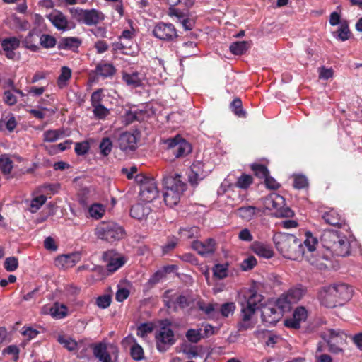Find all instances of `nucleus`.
<instances>
[{
    "label": "nucleus",
    "mask_w": 362,
    "mask_h": 362,
    "mask_svg": "<svg viewBox=\"0 0 362 362\" xmlns=\"http://www.w3.org/2000/svg\"><path fill=\"white\" fill-rule=\"evenodd\" d=\"M20 40L16 37L5 38L1 42L4 50H15L20 47Z\"/></svg>",
    "instance_id": "41"
},
{
    "label": "nucleus",
    "mask_w": 362,
    "mask_h": 362,
    "mask_svg": "<svg viewBox=\"0 0 362 362\" xmlns=\"http://www.w3.org/2000/svg\"><path fill=\"white\" fill-rule=\"evenodd\" d=\"M201 334V329H189L186 332L185 337L189 342L197 344L202 339Z\"/></svg>",
    "instance_id": "54"
},
{
    "label": "nucleus",
    "mask_w": 362,
    "mask_h": 362,
    "mask_svg": "<svg viewBox=\"0 0 362 362\" xmlns=\"http://www.w3.org/2000/svg\"><path fill=\"white\" fill-rule=\"evenodd\" d=\"M204 164L200 161H196L191 165V172L189 175V182L193 186L198 185L199 181L202 180L206 176L204 170Z\"/></svg>",
    "instance_id": "21"
},
{
    "label": "nucleus",
    "mask_w": 362,
    "mask_h": 362,
    "mask_svg": "<svg viewBox=\"0 0 362 362\" xmlns=\"http://www.w3.org/2000/svg\"><path fill=\"white\" fill-rule=\"evenodd\" d=\"M94 117L98 119H105L110 113V110L103 105L93 107Z\"/></svg>",
    "instance_id": "50"
},
{
    "label": "nucleus",
    "mask_w": 362,
    "mask_h": 362,
    "mask_svg": "<svg viewBox=\"0 0 362 362\" xmlns=\"http://www.w3.org/2000/svg\"><path fill=\"white\" fill-rule=\"evenodd\" d=\"M262 204L267 210H279L285 204V199L276 192H272L262 199Z\"/></svg>",
    "instance_id": "17"
},
{
    "label": "nucleus",
    "mask_w": 362,
    "mask_h": 362,
    "mask_svg": "<svg viewBox=\"0 0 362 362\" xmlns=\"http://www.w3.org/2000/svg\"><path fill=\"white\" fill-rule=\"evenodd\" d=\"M98 237L109 243L122 238L124 230L122 226L114 222L102 223L96 228Z\"/></svg>",
    "instance_id": "6"
},
{
    "label": "nucleus",
    "mask_w": 362,
    "mask_h": 362,
    "mask_svg": "<svg viewBox=\"0 0 362 362\" xmlns=\"http://www.w3.org/2000/svg\"><path fill=\"white\" fill-rule=\"evenodd\" d=\"M50 312L54 318L62 319L67 315V308L64 304L55 303L51 308Z\"/></svg>",
    "instance_id": "42"
},
{
    "label": "nucleus",
    "mask_w": 362,
    "mask_h": 362,
    "mask_svg": "<svg viewBox=\"0 0 362 362\" xmlns=\"http://www.w3.org/2000/svg\"><path fill=\"white\" fill-rule=\"evenodd\" d=\"M100 153L104 156H108L112 148V142L109 137H104L102 139L99 146Z\"/></svg>",
    "instance_id": "51"
},
{
    "label": "nucleus",
    "mask_w": 362,
    "mask_h": 362,
    "mask_svg": "<svg viewBox=\"0 0 362 362\" xmlns=\"http://www.w3.org/2000/svg\"><path fill=\"white\" fill-rule=\"evenodd\" d=\"M230 109L238 117H246L247 113L243 108V103L240 98H235L230 104Z\"/></svg>",
    "instance_id": "37"
},
{
    "label": "nucleus",
    "mask_w": 362,
    "mask_h": 362,
    "mask_svg": "<svg viewBox=\"0 0 362 362\" xmlns=\"http://www.w3.org/2000/svg\"><path fill=\"white\" fill-rule=\"evenodd\" d=\"M178 243V239L175 237L168 238L167 243L162 247V252L163 255L168 254L175 248Z\"/></svg>",
    "instance_id": "59"
},
{
    "label": "nucleus",
    "mask_w": 362,
    "mask_h": 362,
    "mask_svg": "<svg viewBox=\"0 0 362 362\" xmlns=\"http://www.w3.org/2000/svg\"><path fill=\"white\" fill-rule=\"evenodd\" d=\"M182 194V193L177 191L165 189V192H163V199L166 205L170 207H173L179 203Z\"/></svg>",
    "instance_id": "29"
},
{
    "label": "nucleus",
    "mask_w": 362,
    "mask_h": 362,
    "mask_svg": "<svg viewBox=\"0 0 362 362\" xmlns=\"http://www.w3.org/2000/svg\"><path fill=\"white\" fill-rule=\"evenodd\" d=\"M251 47V42L248 41H238L230 44L229 49L235 55L245 54Z\"/></svg>",
    "instance_id": "31"
},
{
    "label": "nucleus",
    "mask_w": 362,
    "mask_h": 362,
    "mask_svg": "<svg viewBox=\"0 0 362 362\" xmlns=\"http://www.w3.org/2000/svg\"><path fill=\"white\" fill-rule=\"evenodd\" d=\"M116 68L112 63L105 61L100 62L95 69V73L97 76L102 78H112L116 74Z\"/></svg>",
    "instance_id": "25"
},
{
    "label": "nucleus",
    "mask_w": 362,
    "mask_h": 362,
    "mask_svg": "<svg viewBox=\"0 0 362 362\" xmlns=\"http://www.w3.org/2000/svg\"><path fill=\"white\" fill-rule=\"evenodd\" d=\"M260 210L253 206H241L237 209V214L244 220L250 221Z\"/></svg>",
    "instance_id": "33"
},
{
    "label": "nucleus",
    "mask_w": 362,
    "mask_h": 362,
    "mask_svg": "<svg viewBox=\"0 0 362 362\" xmlns=\"http://www.w3.org/2000/svg\"><path fill=\"white\" fill-rule=\"evenodd\" d=\"M293 187L298 189H304L308 187V182L305 176L299 175L294 177Z\"/></svg>",
    "instance_id": "62"
},
{
    "label": "nucleus",
    "mask_w": 362,
    "mask_h": 362,
    "mask_svg": "<svg viewBox=\"0 0 362 362\" xmlns=\"http://www.w3.org/2000/svg\"><path fill=\"white\" fill-rule=\"evenodd\" d=\"M105 213L104 207L100 204H93L88 209V214L90 217L99 219L103 217Z\"/></svg>",
    "instance_id": "46"
},
{
    "label": "nucleus",
    "mask_w": 362,
    "mask_h": 362,
    "mask_svg": "<svg viewBox=\"0 0 362 362\" xmlns=\"http://www.w3.org/2000/svg\"><path fill=\"white\" fill-rule=\"evenodd\" d=\"M0 125L5 126L6 129L12 132L17 126V122L15 117L12 114L4 116L0 120Z\"/></svg>",
    "instance_id": "43"
},
{
    "label": "nucleus",
    "mask_w": 362,
    "mask_h": 362,
    "mask_svg": "<svg viewBox=\"0 0 362 362\" xmlns=\"http://www.w3.org/2000/svg\"><path fill=\"white\" fill-rule=\"evenodd\" d=\"M251 250L260 257L270 259L274 256L273 250L269 245L258 241L252 244Z\"/></svg>",
    "instance_id": "28"
},
{
    "label": "nucleus",
    "mask_w": 362,
    "mask_h": 362,
    "mask_svg": "<svg viewBox=\"0 0 362 362\" xmlns=\"http://www.w3.org/2000/svg\"><path fill=\"white\" fill-rule=\"evenodd\" d=\"M164 189H169L184 193L187 189V184L182 176L177 173L166 175L163 178Z\"/></svg>",
    "instance_id": "11"
},
{
    "label": "nucleus",
    "mask_w": 362,
    "mask_h": 362,
    "mask_svg": "<svg viewBox=\"0 0 362 362\" xmlns=\"http://www.w3.org/2000/svg\"><path fill=\"white\" fill-rule=\"evenodd\" d=\"M183 353L187 356V358L192 359L199 356L197 346L187 345L182 349Z\"/></svg>",
    "instance_id": "64"
},
{
    "label": "nucleus",
    "mask_w": 362,
    "mask_h": 362,
    "mask_svg": "<svg viewBox=\"0 0 362 362\" xmlns=\"http://www.w3.org/2000/svg\"><path fill=\"white\" fill-rule=\"evenodd\" d=\"M322 218L327 224L332 226L341 228L345 225V219L341 214L334 209H329L323 212Z\"/></svg>",
    "instance_id": "19"
},
{
    "label": "nucleus",
    "mask_w": 362,
    "mask_h": 362,
    "mask_svg": "<svg viewBox=\"0 0 362 362\" xmlns=\"http://www.w3.org/2000/svg\"><path fill=\"white\" fill-rule=\"evenodd\" d=\"M13 163L6 154L0 155V169L4 175H9L13 169Z\"/></svg>",
    "instance_id": "40"
},
{
    "label": "nucleus",
    "mask_w": 362,
    "mask_h": 362,
    "mask_svg": "<svg viewBox=\"0 0 362 362\" xmlns=\"http://www.w3.org/2000/svg\"><path fill=\"white\" fill-rule=\"evenodd\" d=\"M135 181L140 186L139 195L143 201L151 202L158 197L159 192L153 178L139 174L136 175Z\"/></svg>",
    "instance_id": "5"
},
{
    "label": "nucleus",
    "mask_w": 362,
    "mask_h": 362,
    "mask_svg": "<svg viewBox=\"0 0 362 362\" xmlns=\"http://www.w3.org/2000/svg\"><path fill=\"white\" fill-rule=\"evenodd\" d=\"M153 326L151 323H141L137 327L136 334L140 337H145L148 334L152 332Z\"/></svg>",
    "instance_id": "55"
},
{
    "label": "nucleus",
    "mask_w": 362,
    "mask_h": 362,
    "mask_svg": "<svg viewBox=\"0 0 362 362\" xmlns=\"http://www.w3.org/2000/svg\"><path fill=\"white\" fill-rule=\"evenodd\" d=\"M257 264L256 258L254 256H250L242 262L240 266L243 271H249L253 269Z\"/></svg>",
    "instance_id": "63"
},
{
    "label": "nucleus",
    "mask_w": 362,
    "mask_h": 362,
    "mask_svg": "<svg viewBox=\"0 0 362 362\" xmlns=\"http://www.w3.org/2000/svg\"><path fill=\"white\" fill-rule=\"evenodd\" d=\"M47 18L57 30L64 31L69 29L67 18L60 11L54 10Z\"/></svg>",
    "instance_id": "22"
},
{
    "label": "nucleus",
    "mask_w": 362,
    "mask_h": 362,
    "mask_svg": "<svg viewBox=\"0 0 362 362\" xmlns=\"http://www.w3.org/2000/svg\"><path fill=\"white\" fill-rule=\"evenodd\" d=\"M308 317V311L305 307H297L293 313V316L287 318L284 321V325L286 327L298 329L300 327V322L306 320Z\"/></svg>",
    "instance_id": "12"
},
{
    "label": "nucleus",
    "mask_w": 362,
    "mask_h": 362,
    "mask_svg": "<svg viewBox=\"0 0 362 362\" xmlns=\"http://www.w3.org/2000/svg\"><path fill=\"white\" fill-rule=\"evenodd\" d=\"M4 267L7 272H11L16 271L18 267V258L16 257H7L5 259Z\"/></svg>",
    "instance_id": "57"
},
{
    "label": "nucleus",
    "mask_w": 362,
    "mask_h": 362,
    "mask_svg": "<svg viewBox=\"0 0 362 362\" xmlns=\"http://www.w3.org/2000/svg\"><path fill=\"white\" fill-rule=\"evenodd\" d=\"M251 170L254 174L259 178L265 179L269 175V172L267 168L262 164H252L251 165Z\"/></svg>",
    "instance_id": "47"
},
{
    "label": "nucleus",
    "mask_w": 362,
    "mask_h": 362,
    "mask_svg": "<svg viewBox=\"0 0 362 362\" xmlns=\"http://www.w3.org/2000/svg\"><path fill=\"white\" fill-rule=\"evenodd\" d=\"M82 41L76 37H62L57 43V48L59 50H71L73 52L81 46Z\"/></svg>",
    "instance_id": "26"
},
{
    "label": "nucleus",
    "mask_w": 362,
    "mask_h": 362,
    "mask_svg": "<svg viewBox=\"0 0 362 362\" xmlns=\"http://www.w3.org/2000/svg\"><path fill=\"white\" fill-rule=\"evenodd\" d=\"M78 254H67L59 256L56 259V262L58 264H61L64 267H71L75 265V264L79 260Z\"/></svg>",
    "instance_id": "30"
},
{
    "label": "nucleus",
    "mask_w": 362,
    "mask_h": 362,
    "mask_svg": "<svg viewBox=\"0 0 362 362\" xmlns=\"http://www.w3.org/2000/svg\"><path fill=\"white\" fill-rule=\"evenodd\" d=\"M103 259L107 262V271L109 274L115 272L126 262L124 257L117 255L114 250H108L103 254Z\"/></svg>",
    "instance_id": "9"
},
{
    "label": "nucleus",
    "mask_w": 362,
    "mask_h": 362,
    "mask_svg": "<svg viewBox=\"0 0 362 362\" xmlns=\"http://www.w3.org/2000/svg\"><path fill=\"white\" fill-rule=\"evenodd\" d=\"M130 354L132 358L136 361H141L144 358V350L142 347L136 343L131 347Z\"/></svg>",
    "instance_id": "60"
},
{
    "label": "nucleus",
    "mask_w": 362,
    "mask_h": 362,
    "mask_svg": "<svg viewBox=\"0 0 362 362\" xmlns=\"http://www.w3.org/2000/svg\"><path fill=\"white\" fill-rule=\"evenodd\" d=\"M197 298L198 297L192 293L186 292L177 296L173 303L182 310L188 309L192 311L197 307Z\"/></svg>",
    "instance_id": "14"
},
{
    "label": "nucleus",
    "mask_w": 362,
    "mask_h": 362,
    "mask_svg": "<svg viewBox=\"0 0 362 362\" xmlns=\"http://www.w3.org/2000/svg\"><path fill=\"white\" fill-rule=\"evenodd\" d=\"M103 89L100 88L93 92L90 96V103L92 107L103 105Z\"/></svg>",
    "instance_id": "61"
},
{
    "label": "nucleus",
    "mask_w": 362,
    "mask_h": 362,
    "mask_svg": "<svg viewBox=\"0 0 362 362\" xmlns=\"http://www.w3.org/2000/svg\"><path fill=\"white\" fill-rule=\"evenodd\" d=\"M353 289L346 284H335L322 287L317 298L320 304L327 308L341 306L352 297Z\"/></svg>",
    "instance_id": "2"
},
{
    "label": "nucleus",
    "mask_w": 362,
    "mask_h": 362,
    "mask_svg": "<svg viewBox=\"0 0 362 362\" xmlns=\"http://www.w3.org/2000/svg\"><path fill=\"white\" fill-rule=\"evenodd\" d=\"M137 140L134 134L125 132L119 135L118 145L122 151H134L136 148Z\"/></svg>",
    "instance_id": "20"
},
{
    "label": "nucleus",
    "mask_w": 362,
    "mask_h": 362,
    "mask_svg": "<svg viewBox=\"0 0 362 362\" xmlns=\"http://www.w3.org/2000/svg\"><path fill=\"white\" fill-rule=\"evenodd\" d=\"M156 341L157 349L160 352H164L173 346L176 340L174 332L170 328L162 327L156 334Z\"/></svg>",
    "instance_id": "7"
},
{
    "label": "nucleus",
    "mask_w": 362,
    "mask_h": 362,
    "mask_svg": "<svg viewBox=\"0 0 362 362\" xmlns=\"http://www.w3.org/2000/svg\"><path fill=\"white\" fill-rule=\"evenodd\" d=\"M153 35L164 41H173L177 37V30L172 23L159 22L153 30Z\"/></svg>",
    "instance_id": "8"
},
{
    "label": "nucleus",
    "mask_w": 362,
    "mask_h": 362,
    "mask_svg": "<svg viewBox=\"0 0 362 362\" xmlns=\"http://www.w3.org/2000/svg\"><path fill=\"white\" fill-rule=\"evenodd\" d=\"M199 228L197 226L181 228L179 230V235L183 240L192 239L197 237Z\"/></svg>",
    "instance_id": "36"
},
{
    "label": "nucleus",
    "mask_w": 362,
    "mask_h": 362,
    "mask_svg": "<svg viewBox=\"0 0 362 362\" xmlns=\"http://www.w3.org/2000/svg\"><path fill=\"white\" fill-rule=\"evenodd\" d=\"M305 291V289L300 285L290 288L285 294L293 304L296 303L302 298Z\"/></svg>",
    "instance_id": "32"
},
{
    "label": "nucleus",
    "mask_w": 362,
    "mask_h": 362,
    "mask_svg": "<svg viewBox=\"0 0 362 362\" xmlns=\"http://www.w3.org/2000/svg\"><path fill=\"white\" fill-rule=\"evenodd\" d=\"M64 135V131L61 129L47 130L43 133L45 142H54Z\"/></svg>",
    "instance_id": "44"
},
{
    "label": "nucleus",
    "mask_w": 362,
    "mask_h": 362,
    "mask_svg": "<svg viewBox=\"0 0 362 362\" xmlns=\"http://www.w3.org/2000/svg\"><path fill=\"white\" fill-rule=\"evenodd\" d=\"M40 43L41 46L45 49L53 48L57 44V40L54 37L48 35L42 34L40 37Z\"/></svg>",
    "instance_id": "49"
},
{
    "label": "nucleus",
    "mask_w": 362,
    "mask_h": 362,
    "mask_svg": "<svg viewBox=\"0 0 362 362\" xmlns=\"http://www.w3.org/2000/svg\"><path fill=\"white\" fill-rule=\"evenodd\" d=\"M71 77V70L68 66H62L61 68V73L57 78V86L59 88L62 89L67 86V82Z\"/></svg>",
    "instance_id": "34"
},
{
    "label": "nucleus",
    "mask_w": 362,
    "mask_h": 362,
    "mask_svg": "<svg viewBox=\"0 0 362 362\" xmlns=\"http://www.w3.org/2000/svg\"><path fill=\"white\" fill-rule=\"evenodd\" d=\"M35 42L34 33L32 31H30L28 35L22 40L23 46L33 52H36L39 49L38 46Z\"/></svg>",
    "instance_id": "45"
},
{
    "label": "nucleus",
    "mask_w": 362,
    "mask_h": 362,
    "mask_svg": "<svg viewBox=\"0 0 362 362\" xmlns=\"http://www.w3.org/2000/svg\"><path fill=\"white\" fill-rule=\"evenodd\" d=\"M75 16L87 25H96L105 18L104 14L96 9H76Z\"/></svg>",
    "instance_id": "10"
},
{
    "label": "nucleus",
    "mask_w": 362,
    "mask_h": 362,
    "mask_svg": "<svg viewBox=\"0 0 362 362\" xmlns=\"http://www.w3.org/2000/svg\"><path fill=\"white\" fill-rule=\"evenodd\" d=\"M282 316L281 311L274 305L264 306L262 310V320L267 325H275Z\"/></svg>",
    "instance_id": "13"
},
{
    "label": "nucleus",
    "mask_w": 362,
    "mask_h": 362,
    "mask_svg": "<svg viewBox=\"0 0 362 362\" xmlns=\"http://www.w3.org/2000/svg\"><path fill=\"white\" fill-rule=\"evenodd\" d=\"M197 307L210 317H213L215 315L216 307H218V304L209 303L206 305L203 300L199 298L197 302Z\"/></svg>",
    "instance_id": "38"
},
{
    "label": "nucleus",
    "mask_w": 362,
    "mask_h": 362,
    "mask_svg": "<svg viewBox=\"0 0 362 362\" xmlns=\"http://www.w3.org/2000/svg\"><path fill=\"white\" fill-rule=\"evenodd\" d=\"M305 239L302 241L292 234L279 233L274 235L273 240L276 248L285 258L292 260L305 258L313 264L315 260L311 257L318 241L310 231L305 232Z\"/></svg>",
    "instance_id": "1"
},
{
    "label": "nucleus",
    "mask_w": 362,
    "mask_h": 362,
    "mask_svg": "<svg viewBox=\"0 0 362 362\" xmlns=\"http://www.w3.org/2000/svg\"><path fill=\"white\" fill-rule=\"evenodd\" d=\"M228 264H216L213 267V275L218 279H223L228 276Z\"/></svg>",
    "instance_id": "39"
},
{
    "label": "nucleus",
    "mask_w": 362,
    "mask_h": 362,
    "mask_svg": "<svg viewBox=\"0 0 362 362\" xmlns=\"http://www.w3.org/2000/svg\"><path fill=\"white\" fill-rule=\"evenodd\" d=\"M292 304L293 303L289 300V298L286 296L285 293H284L276 300V303L274 305L276 308H278V310H280L281 311V314L283 315L284 313L291 310Z\"/></svg>",
    "instance_id": "35"
},
{
    "label": "nucleus",
    "mask_w": 362,
    "mask_h": 362,
    "mask_svg": "<svg viewBox=\"0 0 362 362\" xmlns=\"http://www.w3.org/2000/svg\"><path fill=\"white\" fill-rule=\"evenodd\" d=\"M47 201V197L45 195H40L33 199L30 204V211L32 213L36 212Z\"/></svg>",
    "instance_id": "56"
},
{
    "label": "nucleus",
    "mask_w": 362,
    "mask_h": 362,
    "mask_svg": "<svg viewBox=\"0 0 362 362\" xmlns=\"http://www.w3.org/2000/svg\"><path fill=\"white\" fill-rule=\"evenodd\" d=\"M167 146V152L174 158H184L192 152L191 144L180 134L163 141Z\"/></svg>",
    "instance_id": "4"
},
{
    "label": "nucleus",
    "mask_w": 362,
    "mask_h": 362,
    "mask_svg": "<svg viewBox=\"0 0 362 362\" xmlns=\"http://www.w3.org/2000/svg\"><path fill=\"white\" fill-rule=\"evenodd\" d=\"M351 35L348 23L345 21L341 24L338 29V37L341 41H345L349 39Z\"/></svg>",
    "instance_id": "58"
},
{
    "label": "nucleus",
    "mask_w": 362,
    "mask_h": 362,
    "mask_svg": "<svg viewBox=\"0 0 362 362\" xmlns=\"http://www.w3.org/2000/svg\"><path fill=\"white\" fill-rule=\"evenodd\" d=\"M252 182L253 178L251 175L243 173L238 178L235 185L240 189H247Z\"/></svg>",
    "instance_id": "53"
},
{
    "label": "nucleus",
    "mask_w": 362,
    "mask_h": 362,
    "mask_svg": "<svg viewBox=\"0 0 362 362\" xmlns=\"http://www.w3.org/2000/svg\"><path fill=\"white\" fill-rule=\"evenodd\" d=\"M151 209L148 204H136L131 207L130 216L137 220L146 218L151 213Z\"/></svg>",
    "instance_id": "27"
},
{
    "label": "nucleus",
    "mask_w": 362,
    "mask_h": 362,
    "mask_svg": "<svg viewBox=\"0 0 362 362\" xmlns=\"http://www.w3.org/2000/svg\"><path fill=\"white\" fill-rule=\"evenodd\" d=\"M263 296L255 291H250L247 295L244 296V300L240 302L241 307L252 310L255 312L259 308V304L263 300Z\"/></svg>",
    "instance_id": "18"
},
{
    "label": "nucleus",
    "mask_w": 362,
    "mask_h": 362,
    "mask_svg": "<svg viewBox=\"0 0 362 362\" xmlns=\"http://www.w3.org/2000/svg\"><path fill=\"white\" fill-rule=\"evenodd\" d=\"M122 79L124 83L132 88H136L142 86V76L138 71H122Z\"/></svg>",
    "instance_id": "24"
},
{
    "label": "nucleus",
    "mask_w": 362,
    "mask_h": 362,
    "mask_svg": "<svg viewBox=\"0 0 362 362\" xmlns=\"http://www.w3.org/2000/svg\"><path fill=\"white\" fill-rule=\"evenodd\" d=\"M235 304L233 302H228L222 304L220 307L219 312L222 317H228L230 315H233L235 310Z\"/></svg>",
    "instance_id": "52"
},
{
    "label": "nucleus",
    "mask_w": 362,
    "mask_h": 362,
    "mask_svg": "<svg viewBox=\"0 0 362 362\" xmlns=\"http://www.w3.org/2000/svg\"><path fill=\"white\" fill-rule=\"evenodd\" d=\"M320 241L326 250L337 256L344 257L350 253V243L342 233L334 230H324Z\"/></svg>",
    "instance_id": "3"
},
{
    "label": "nucleus",
    "mask_w": 362,
    "mask_h": 362,
    "mask_svg": "<svg viewBox=\"0 0 362 362\" xmlns=\"http://www.w3.org/2000/svg\"><path fill=\"white\" fill-rule=\"evenodd\" d=\"M193 250L202 256L212 255L216 250V241L213 238H208L204 242L194 240L192 244Z\"/></svg>",
    "instance_id": "16"
},
{
    "label": "nucleus",
    "mask_w": 362,
    "mask_h": 362,
    "mask_svg": "<svg viewBox=\"0 0 362 362\" xmlns=\"http://www.w3.org/2000/svg\"><path fill=\"white\" fill-rule=\"evenodd\" d=\"M90 348L98 362H112L111 355L107 351V347L105 343L93 344Z\"/></svg>",
    "instance_id": "23"
},
{
    "label": "nucleus",
    "mask_w": 362,
    "mask_h": 362,
    "mask_svg": "<svg viewBox=\"0 0 362 362\" xmlns=\"http://www.w3.org/2000/svg\"><path fill=\"white\" fill-rule=\"evenodd\" d=\"M344 340L345 337H328L327 342L329 346L330 350L337 353L341 351V349L339 348V345L342 344Z\"/></svg>",
    "instance_id": "48"
},
{
    "label": "nucleus",
    "mask_w": 362,
    "mask_h": 362,
    "mask_svg": "<svg viewBox=\"0 0 362 362\" xmlns=\"http://www.w3.org/2000/svg\"><path fill=\"white\" fill-rule=\"evenodd\" d=\"M255 313V312H253L252 310L241 307L240 320L237 324V329L239 332L254 328L255 323L252 320V317Z\"/></svg>",
    "instance_id": "15"
}]
</instances>
